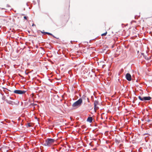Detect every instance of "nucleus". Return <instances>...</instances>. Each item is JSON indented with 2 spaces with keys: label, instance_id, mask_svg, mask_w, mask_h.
Here are the masks:
<instances>
[{
  "label": "nucleus",
  "instance_id": "14",
  "mask_svg": "<svg viewBox=\"0 0 152 152\" xmlns=\"http://www.w3.org/2000/svg\"><path fill=\"white\" fill-rule=\"evenodd\" d=\"M140 15L137 16V15H136L135 16L134 18L135 19H137V18Z\"/></svg>",
  "mask_w": 152,
  "mask_h": 152
},
{
  "label": "nucleus",
  "instance_id": "15",
  "mask_svg": "<svg viewBox=\"0 0 152 152\" xmlns=\"http://www.w3.org/2000/svg\"><path fill=\"white\" fill-rule=\"evenodd\" d=\"M28 127H31V126L30 125V124L29 123H28Z\"/></svg>",
  "mask_w": 152,
  "mask_h": 152
},
{
  "label": "nucleus",
  "instance_id": "5",
  "mask_svg": "<svg viewBox=\"0 0 152 152\" xmlns=\"http://www.w3.org/2000/svg\"><path fill=\"white\" fill-rule=\"evenodd\" d=\"M139 99L141 101H144L150 100L151 98L150 96H139Z\"/></svg>",
  "mask_w": 152,
  "mask_h": 152
},
{
  "label": "nucleus",
  "instance_id": "7",
  "mask_svg": "<svg viewBox=\"0 0 152 152\" xmlns=\"http://www.w3.org/2000/svg\"><path fill=\"white\" fill-rule=\"evenodd\" d=\"M87 121L91 123L93 121V118L92 117H88L87 119Z\"/></svg>",
  "mask_w": 152,
  "mask_h": 152
},
{
  "label": "nucleus",
  "instance_id": "20",
  "mask_svg": "<svg viewBox=\"0 0 152 152\" xmlns=\"http://www.w3.org/2000/svg\"><path fill=\"white\" fill-rule=\"evenodd\" d=\"M35 26V25L34 24H33L32 25V26Z\"/></svg>",
  "mask_w": 152,
  "mask_h": 152
},
{
  "label": "nucleus",
  "instance_id": "17",
  "mask_svg": "<svg viewBox=\"0 0 152 152\" xmlns=\"http://www.w3.org/2000/svg\"><path fill=\"white\" fill-rule=\"evenodd\" d=\"M54 38H55L57 39H58V38H57L56 37H55V36H54L53 35H52Z\"/></svg>",
  "mask_w": 152,
  "mask_h": 152
},
{
  "label": "nucleus",
  "instance_id": "6",
  "mask_svg": "<svg viewBox=\"0 0 152 152\" xmlns=\"http://www.w3.org/2000/svg\"><path fill=\"white\" fill-rule=\"evenodd\" d=\"M125 77L126 79L129 81H130L132 80L131 75L129 73H127L126 74Z\"/></svg>",
  "mask_w": 152,
  "mask_h": 152
},
{
  "label": "nucleus",
  "instance_id": "18",
  "mask_svg": "<svg viewBox=\"0 0 152 152\" xmlns=\"http://www.w3.org/2000/svg\"><path fill=\"white\" fill-rule=\"evenodd\" d=\"M141 55L143 56L144 57L145 56L144 53H142Z\"/></svg>",
  "mask_w": 152,
  "mask_h": 152
},
{
  "label": "nucleus",
  "instance_id": "13",
  "mask_svg": "<svg viewBox=\"0 0 152 152\" xmlns=\"http://www.w3.org/2000/svg\"><path fill=\"white\" fill-rule=\"evenodd\" d=\"M4 92H5V94H9V93L8 92V91L7 90L5 91H4Z\"/></svg>",
  "mask_w": 152,
  "mask_h": 152
},
{
  "label": "nucleus",
  "instance_id": "1",
  "mask_svg": "<svg viewBox=\"0 0 152 152\" xmlns=\"http://www.w3.org/2000/svg\"><path fill=\"white\" fill-rule=\"evenodd\" d=\"M55 141L54 139L48 138L45 140L44 145L46 146H50L54 143Z\"/></svg>",
  "mask_w": 152,
  "mask_h": 152
},
{
  "label": "nucleus",
  "instance_id": "2",
  "mask_svg": "<svg viewBox=\"0 0 152 152\" xmlns=\"http://www.w3.org/2000/svg\"><path fill=\"white\" fill-rule=\"evenodd\" d=\"M2 98L9 104L12 103V102L11 100L13 99L10 96H4Z\"/></svg>",
  "mask_w": 152,
  "mask_h": 152
},
{
  "label": "nucleus",
  "instance_id": "3",
  "mask_svg": "<svg viewBox=\"0 0 152 152\" xmlns=\"http://www.w3.org/2000/svg\"><path fill=\"white\" fill-rule=\"evenodd\" d=\"M13 93H15L16 94H24L25 95L28 94L27 92H26V91L25 90H14L13 92Z\"/></svg>",
  "mask_w": 152,
  "mask_h": 152
},
{
  "label": "nucleus",
  "instance_id": "11",
  "mask_svg": "<svg viewBox=\"0 0 152 152\" xmlns=\"http://www.w3.org/2000/svg\"><path fill=\"white\" fill-rule=\"evenodd\" d=\"M107 32H106L103 33V34H101V36H105L107 34Z\"/></svg>",
  "mask_w": 152,
  "mask_h": 152
},
{
  "label": "nucleus",
  "instance_id": "28",
  "mask_svg": "<svg viewBox=\"0 0 152 152\" xmlns=\"http://www.w3.org/2000/svg\"><path fill=\"white\" fill-rule=\"evenodd\" d=\"M56 96H57V97H58V95Z\"/></svg>",
  "mask_w": 152,
  "mask_h": 152
},
{
  "label": "nucleus",
  "instance_id": "19",
  "mask_svg": "<svg viewBox=\"0 0 152 152\" xmlns=\"http://www.w3.org/2000/svg\"><path fill=\"white\" fill-rule=\"evenodd\" d=\"M44 32H43V31H41V32L42 34H45V33H44Z\"/></svg>",
  "mask_w": 152,
  "mask_h": 152
},
{
  "label": "nucleus",
  "instance_id": "22",
  "mask_svg": "<svg viewBox=\"0 0 152 152\" xmlns=\"http://www.w3.org/2000/svg\"><path fill=\"white\" fill-rule=\"evenodd\" d=\"M114 96L113 95V96H112V97H114Z\"/></svg>",
  "mask_w": 152,
  "mask_h": 152
},
{
  "label": "nucleus",
  "instance_id": "29",
  "mask_svg": "<svg viewBox=\"0 0 152 152\" xmlns=\"http://www.w3.org/2000/svg\"><path fill=\"white\" fill-rule=\"evenodd\" d=\"M56 96V95H55V96H55V97Z\"/></svg>",
  "mask_w": 152,
  "mask_h": 152
},
{
  "label": "nucleus",
  "instance_id": "24",
  "mask_svg": "<svg viewBox=\"0 0 152 152\" xmlns=\"http://www.w3.org/2000/svg\"><path fill=\"white\" fill-rule=\"evenodd\" d=\"M62 97L63 98L64 96H63V95H62Z\"/></svg>",
  "mask_w": 152,
  "mask_h": 152
},
{
  "label": "nucleus",
  "instance_id": "21",
  "mask_svg": "<svg viewBox=\"0 0 152 152\" xmlns=\"http://www.w3.org/2000/svg\"><path fill=\"white\" fill-rule=\"evenodd\" d=\"M25 73H26V75H27L28 74V73H26V72H25Z\"/></svg>",
  "mask_w": 152,
  "mask_h": 152
},
{
  "label": "nucleus",
  "instance_id": "8",
  "mask_svg": "<svg viewBox=\"0 0 152 152\" xmlns=\"http://www.w3.org/2000/svg\"><path fill=\"white\" fill-rule=\"evenodd\" d=\"M99 109L98 107L97 106V105H94V109L95 111L96 112V110Z\"/></svg>",
  "mask_w": 152,
  "mask_h": 152
},
{
  "label": "nucleus",
  "instance_id": "9",
  "mask_svg": "<svg viewBox=\"0 0 152 152\" xmlns=\"http://www.w3.org/2000/svg\"><path fill=\"white\" fill-rule=\"evenodd\" d=\"M98 104V101L95 100L94 102V105H97Z\"/></svg>",
  "mask_w": 152,
  "mask_h": 152
},
{
  "label": "nucleus",
  "instance_id": "25",
  "mask_svg": "<svg viewBox=\"0 0 152 152\" xmlns=\"http://www.w3.org/2000/svg\"><path fill=\"white\" fill-rule=\"evenodd\" d=\"M32 94V95H34L33 93H32V94Z\"/></svg>",
  "mask_w": 152,
  "mask_h": 152
},
{
  "label": "nucleus",
  "instance_id": "12",
  "mask_svg": "<svg viewBox=\"0 0 152 152\" xmlns=\"http://www.w3.org/2000/svg\"><path fill=\"white\" fill-rule=\"evenodd\" d=\"M144 58H145L146 59V60H149V58L148 57H147L146 56H144Z\"/></svg>",
  "mask_w": 152,
  "mask_h": 152
},
{
  "label": "nucleus",
  "instance_id": "4",
  "mask_svg": "<svg viewBox=\"0 0 152 152\" xmlns=\"http://www.w3.org/2000/svg\"><path fill=\"white\" fill-rule=\"evenodd\" d=\"M82 102V99H80L78 100L73 103L72 106L73 107H77L81 105Z\"/></svg>",
  "mask_w": 152,
  "mask_h": 152
},
{
  "label": "nucleus",
  "instance_id": "10",
  "mask_svg": "<svg viewBox=\"0 0 152 152\" xmlns=\"http://www.w3.org/2000/svg\"><path fill=\"white\" fill-rule=\"evenodd\" d=\"M44 33L45 34H48L49 35H51V36H52V35H53V34H52L50 33H49V32H44Z\"/></svg>",
  "mask_w": 152,
  "mask_h": 152
},
{
  "label": "nucleus",
  "instance_id": "23",
  "mask_svg": "<svg viewBox=\"0 0 152 152\" xmlns=\"http://www.w3.org/2000/svg\"><path fill=\"white\" fill-rule=\"evenodd\" d=\"M26 5H27L28 6V4H27V3H26Z\"/></svg>",
  "mask_w": 152,
  "mask_h": 152
},
{
  "label": "nucleus",
  "instance_id": "26",
  "mask_svg": "<svg viewBox=\"0 0 152 152\" xmlns=\"http://www.w3.org/2000/svg\"><path fill=\"white\" fill-rule=\"evenodd\" d=\"M34 96H35L33 95L32 97H33Z\"/></svg>",
  "mask_w": 152,
  "mask_h": 152
},
{
  "label": "nucleus",
  "instance_id": "16",
  "mask_svg": "<svg viewBox=\"0 0 152 152\" xmlns=\"http://www.w3.org/2000/svg\"><path fill=\"white\" fill-rule=\"evenodd\" d=\"M24 19H26V20H27V17L26 16H25L24 17Z\"/></svg>",
  "mask_w": 152,
  "mask_h": 152
},
{
  "label": "nucleus",
  "instance_id": "27",
  "mask_svg": "<svg viewBox=\"0 0 152 152\" xmlns=\"http://www.w3.org/2000/svg\"><path fill=\"white\" fill-rule=\"evenodd\" d=\"M137 81H138V80H136V82H137Z\"/></svg>",
  "mask_w": 152,
  "mask_h": 152
}]
</instances>
